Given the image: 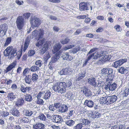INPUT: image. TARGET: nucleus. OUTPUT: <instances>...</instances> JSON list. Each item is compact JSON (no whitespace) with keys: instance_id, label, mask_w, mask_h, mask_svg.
<instances>
[{"instance_id":"19","label":"nucleus","mask_w":129,"mask_h":129,"mask_svg":"<svg viewBox=\"0 0 129 129\" xmlns=\"http://www.w3.org/2000/svg\"><path fill=\"white\" fill-rule=\"evenodd\" d=\"M10 113L13 116L18 117L19 116L20 113L18 110L15 108H14L10 110Z\"/></svg>"},{"instance_id":"20","label":"nucleus","mask_w":129,"mask_h":129,"mask_svg":"<svg viewBox=\"0 0 129 129\" xmlns=\"http://www.w3.org/2000/svg\"><path fill=\"white\" fill-rule=\"evenodd\" d=\"M84 104L89 108H91L93 106L94 103L92 101L86 100L84 103Z\"/></svg>"},{"instance_id":"62","label":"nucleus","mask_w":129,"mask_h":129,"mask_svg":"<svg viewBox=\"0 0 129 129\" xmlns=\"http://www.w3.org/2000/svg\"><path fill=\"white\" fill-rule=\"evenodd\" d=\"M30 14L29 13H26L23 14V16L25 19H27L30 16Z\"/></svg>"},{"instance_id":"59","label":"nucleus","mask_w":129,"mask_h":129,"mask_svg":"<svg viewBox=\"0 0 129 129\" xmlns=\"http://www.w3.org/2000/svg\"><path fill=\"white\" fill-rule=\"evenodd\" d=\"M21 121L22 122L25 123H29L30 122L29 119L26 117L23 118Z\"/></svg>"},{"instance_id":"12","label":"nucleus","mask_w":129,"mask_h":129,"mask_svg":"<svg viewBox=\"0 0 129 129\" xmlns=\"http://www.w3.org/2000/svg\"><path fill=\"white\" fill-rule=\"evenodd\" d=\"M105 52V54L104 55H102V57L101 59L99 61V62L102 63H104L106 61H109L111 59L110 56L109 54H106V52Z\"/></svg>"},{"instance_id":"39","label":"nucleus","mask_w":129,"mask_h":129,"mask_svg":"<svg viewBox=\"0 0 129 129\" xmlns=\"http://www.w3.org/2000/svg\"><path fill=\"white\" fill-rule=\"evenodd\" d=\"M75 123V121L72 120H67L66 122V124L70 126H73Z\"/></svg>"},{"instance_id":"64","label":"nucleus","mask_w":129,"mask_h":129,"mask_svg":"<svg viewBox=\"0 0 129 129\" xmlns=\"http://www.w3.org/2000/svg\"><path fill=\"white\" fill-rule=\"evenodd\" d=\"M7 91L6 88H0V93H6V91Z\"/></svg>"},{"instance_id":"49","label":"nucleus","mask_w":129,"mask_h":129,"mask_svg":"<svg viewBox=\"0 0 129 129\" xmlns=\"http://www.w3.org/2000/svg\"><path fill=\"white\" fill-rule=\"evenodd\" d=\"M35 53V51L33 49L29 50L28 52V56H32L34 55Z\"/></svg>"},{"instance_id":"40","label":"nucleus","mask_w":129,"mask_h":129,"mask_svg":"<svg viewBox=\"0 0 129 129\" xmlns=\"http://www.w3.org/2000/svg\"><path fill=\"white\" fill-rule=\"evenodd\" d=\"M38 118V119H40L41 121H46V117L42 113H40Z\"/></svg>"},{"instance_id":"50","label":"nucleus","mask_w":129,"mask_h":129,"mask_svg":"<svg viewBox=\"0 0 129 129\" xmlns=\"http://www.w3.org/2000/svg\"><path fill=\"white\" fill-rule=\"evenodd\" d=\"M80 47H77L74 48L72 50L71 52L73 53H75L78 51H80Z\"/></svg>"},{"instance_id":"14","label":"nucleus","mask_w":129,"mask_h":129,"mask_svg":"<svg viewBox=\"0 0 129 129\" xmlns=\"http://www.w3.org/2000/svg\"><path fill=\"white\" fill-rule=\"evenodd\" d=\"M45 125L41 123L38 122L33 125V128L35 129H44Z\"/></svg>"},{"instance_id":"4","label":"nucleus","mask_w":129,"mask_h":129,"mask_svg":"<svg viewBox=\"0 0 129 129\" xmlns=\"http://www.w3.org/2000/svg\"><path fill=\"white\" fill-rule=\"evenodd\" d=\"M88 83L91 86L95 88V89H96L94 90L95 94L97 95L100 93V91L99 89V87H97L96 82L95 78L91 77L89 78L88 80Z\"/></svg>"},{"instance_id":"56","label":"nucleus","mask_w":129,"mask_h":129,"mask_svg":"<svg viewBox=\"0 0 129 129\" xmlns=\"http://www.w3.org/2000/svg\"><path fill=\"white\" fill-rule=\"evenodd\" d=\"M85 73H84V74H79L77 79V80L78 81H79L83 78L85 76Z\"/></svg>"},{"instance_id":"21","label":"nucleus","mask_w":129,"mask_h":129,"mask_svg":"<svg viewBox=\"0 0 129 129\" xmlns=\"http://www.w3.org/2000/svg\"><path fill=\"white\" fill-rule=\"evenodd\" d=\"M59 56L58 54H56L53 57L50 62V64H51L53 63H55L59 59Z\"/></svg>"},{"instance_id":"16","label":"nucleus","mask_w":129,"mask_h":129,"mask_svg":"<svg viewBox=\"0 0 129 129\" xmlns=\"http://www.w3.org/2000/svg\"><path fill=\"white\" fill-rule=\"evenodd\" d=\"M53 118L54 119L53 121L56 123H61L62 121V119L61 116L59 115H54L53 116Z\"/></svg>"},{"instance_id":"35","label":"nucleus","mask_w":129,"mask_h":129,"mask_svg":"<svg viewBox=\"0 0 129 129\" xmlns=\"http://www.w3.org/2000/svg\"><path fill=\"white\" fill-rule=\"evenodd\" d=\"M30 69V71L31 72H38L40 69L38 67H37L36 65L32 66Z\"/></svg>"},{"instance_id":"31","label":"nucleus","mask_w":129,"mask_h":129,"mask_svg":"<svg viewBox=\"0 0 129 129\" xmlns=\"http://www.w3.org/2000/svg\"><path fill=\"white\" fill-rule=\"evenodd\" d=\"M25 101L27 102H30L33 100L32 95L30 94H26L24 95Z\"/></svg>"},{"instance_id":"45","label":"nucleus","mask_w":129,"mask_h":129,"mask_svg":"<svg viewBox=\"0 0 129 129\" xmlns=\"http://www.w3.org/2000/svg\"><path fill=\"white\" fill-rule=\"evenodd\" d=\"M43 64L42 61L40 60H38L36 61L35 62V64L40 68Z\"/></svg>"},{"instance_id":"41","label":"nucleus","mask_w":129,"mask_h":129,"mask_svg":"<svg viewBox=\"0 0 129 129\" xmlns=\"http://www.w3.org/2000/svg\"><path fill=\"white\" fill-rule=\"evenodd\" d=\"M74 113L73 110H72L70 111L68 113L67 116L66 117V118L68 119L72 118V117Z\"/></svg>"},{"instance_id":"47","label":"nucleus","mask_w":129,"mask_h":129,"mask_svg":"<svg viewBox=\"0 0 129 129\" xmlns=\"http://www.w3.org/2000/svg\"><path fill=\"white\" fill-rule=\"evenodd\" d=\"M45 94V92L42 91L39 92L37 95L36 97L38 98H42L43 99V97Z\"/></svg>"},{"instance_id":"11","label":"nucleus","mask_w":129,"mask_h":129,"mask_svg":"<svg viewBox=\"0 0 129 129\" xmlns=\"http://www.w3.org/2000/svg\"><path fill=\"white\" fill-rule=\"evenodd\" d=\"M30 23L32 25V27H36L38 26L41 23L40 19L35 17L31 18V19Z\"/></svg>"},{"instance_id":"46","label":"nucleus","mask_w":129,"mask_h":129,"mask_svg":"<svg viewBox=\"0 0 129 129\" xmlns=\"http://www.w3.org/2000/svg\"><path fill=\"white\" fill-rule=\"evenodd\" d=\"M82 124V123H80L77 124L73 127V129H81L83 127Z\"/></svg>"},{"instance_id":"33","label":"nucleus","mask_w":129,"mask_h":129,"mask_svg":"<svg viewBox=\"0 0 129 129\" xmlns=\"http://www.w3.org/2000/svg\"><path fill=\"white\" fill-rule=\"evenodd\" d=\"M30 40L29 38L25 40L23 48V51L24 52L27 49Z\"/></svg>"},{"instance_id":"7","label":"nucleus","mask_w":129,"mask_h":129,"mask_svg":"<svg viewBox=\"0 0 129 129\" xmlns=\"http://www.w3.org/2000/svg\"><path fill=\"white\" fill-rule=\"evenodd\" d=\"M79 8L81 11L88 10L90 8L91 10L92 9L91 6L88 3L85 2L81 3L79 4Z\"/></svg>"},{"instance_id":"1","label":"nucleus","mask_w":129,"mask_h":129,"mask_svg":"<svg viewBox=\"0 0 129 129\" xmlns=\"http://www.w3.org/2000/svg\"><path fill=\"white\" fill-rule=\"evenodd\" d=\"M113 70L112 68H104L101 70V74L103 75H106L107 78L106 81H108L109 84L106 85L105 88L107 90L113 91L117 87V85L115 83L112 84L110 83V81H112L114 76L113 74Z\"/></svg>"},{"instance_id":"54","label":"nucleus","mask_w":129,"mask_h":129,"mask_svg":"<svg viewBox=\"0 0 129 129\" xmlns=\"http://www.w3.org/2000/svg\"><path fill=\"white\" fill-rule=\"evenodd\" d=\"M44 42V39L40 40L36 44V45L37 47H39L42 45Z\"/></svg>"},{"instance_id":"5","label":"nucleus","mask_w":129,"mask_h":129,"mask_svg":"<svg viewBox=\"0 0 129 129\" xmlns=\"http://www.w3.org/2000/svg\"><path fill=\"white\" fill-rule=\"evenodd\" d=\"M44 34V31L42 29H40L38 31L37 30H34L32 32L33 37L39 40L42 38Z\"/></svg>"},{"instance_id":"15","label":"nucleus","mask_w":129,"mask_h":129,"mask_svg":"<svg viewBox=\"0 0 129 129\" xmlns=\"http://www.w3.org/2000/svg\"><path fill=\"white\" fill-rule=\"evenodd\" d=\"M17 97V95L14 93L11 92L8 93L7 95V98L8 100L12 101L15 99Z\"/></svg>"},{"instance_id":"32","label":"nucleus","mask_w":129,"mask_h":129,"mask_svg":"<svg viewBox=\"0 0 129 129\" xmlns=\"http://www.w3.org/2000/svg\"><path fill=\"white\" fill-rule=\"evenodd\" d=\"M48 44L47 43H45L42 47V48L41 50V52L42 54H44L48 49Z\"/></svg>"},{"instance_id":"27","label":"nucleus","mask_w":129,"mask_h":129,"mask_svg":"<svg viewBox=\"0 0 129 129\" xmlns=\"http://www.w3.org/2000/svg\"><path fill=\"white\" fill-rule=\"evenodd\" d=\"M24 102V100L22 98L19 99H17V101L15 103V105L17 107L21 106Z\"/></svg>"},{"instance_id":"63","label":"nucleus","mask_w":129,"mask_h":129,"mask_svg":"<svg viewBox=\"0 0 129 129\" xmlns=\"http://www.w3.org/2000/svg\"><path fill=\"white\" fill-rule=\"evenodd\" d=\"M20 90L23 92L25 93L26 92V87L22 85L21 86Z\"/></svg>"},{"instance_id":"23","label":"nucleus","mask_w":129,"mask_h":129,"mask_svg":"<svg viewBox=\"0 0 129 129\" xmlns=\"http://www.w3.org/2000/svg\"><path fill=\"white\" fill-rule=\"evenodd\" d=\"M63 59L64 60H71L72 59L71 56L69 55V53H64L62 56Z\"/></svg>"},{"instance_id":"48","label":"nucleus","mask_w":129,"mask_h":129,"mask_svg":"<svg viewBox=\"0 0 129 129\" xmlns=\"http://www.w3.org/2000/svg\"><path fill=\"white\" fill-rule=\"evenodd\" d=\"M30 70V69L28 68H25L23 71V76H26L27 74L29 73Z\"/></svg>"},{"instance_id":"6","label":"nucleus","mask_w":129,"mask_h":129,"mask_svg":"<svg viewBox=\"0 0 129 129\" xmlns=\"http://www.w3.org/2000/svg\"><path fill=\"white\" fill-rule=\"evenodd\" d=\"M24 23V19L22 16H18L16 21V23L18 28L20 30L22 28Z\"/></svg>"},{"instance_id":"13","label":"nucleus","mask_w":129,"mask_h":129,"mask_svg":"<svg viewBox=\"0 0 129 129\" xmlns=\"http://www.w3.org/2000/svg\"><path fill=\"white\" fill-rule=\"evenodd\" d=\"M108 104H110L115 102L117 99V97L114 95L111 96H107Z\"/></svg>"},{"instance_id":"44","label":"nucleus","mask_w":129,"mask_h":129,"mask_svg":"<svg viewBox=\"0 0 129 129\" xmlns=\"http://www.w3.org/2000/svg\"><path fill=\"white\" fill-rule=\"evenodd\" d=\"M37 99L36 101V104L40 105H43L44 103V101L43 99L40 98H37Z\"/></svg>"},{"instance_id":"42","label":"nucleus","mask_w":129,"mask_h":129,"mask_svg":"<svg viewBox=\"0 0 129 129\" xmlns=\"http://www.w3.org/2000/svg\"><path fill=\"white\" fill-rule=\"evenodd\" d=\"M11 40L12 38L11 37H7L4 45V46L6 47L10 43L11 41Z\"/></svg>"},{"instance_id":"9","label":"nucleus","mask_w":129,"mask_h":129,"mask_svg":"<svg viewBox=\"0 0 129 129\" xmlns=\"http://www.w3.org/2000/svg\"><path fill=\"white\" fill-rule=\"evenodd\" d=\"M127 60V59L126 58L120 59L114 62L112 66L115 68H117L126 62Z\"/></svg>"},{"instance_id":"2","label":"nucleus","mask_w":129,"mask_h":129,"mask_svg":"<svg viewBox=\"0 0 129 129\" xmlns=\"http://www.w3.org/2000/svg\"><path fill=\"white\" fill-rule=\"evenodd\" d=\"M67 87L65 82H58L53 85L52 89L56 93L63 94L66 92Z\"/></svg>"},{"instance_id":"22","label":"nucleus","mask_w":129,"mask_h":129,"mask_svg":"<svg viewBox=\"0 0 129 129\" xmlns=\"http://www.w3.org/2000/svg\"><path fill=\"white\" fill-rule=\"evenodd\" d=\"M16 64V63L15 62L12 63L6 68V69L5 71V72L6 73H7L10 71L13 68L15 67Z\"/></svg>"},{"instance_id":"26","label":"nucleus","mask_w":129,"mask_h":129,"mask_svg":"<svg viewBox=\"0 0 129 129\" xmlns=\"http://www.w3.org/2000/svg\"><path fill=\"white\" fill-rule=\"evenodd\" d=\"M80 122L81 123H82V126L83 125H90V122L89 120L87 119L84 118L81 119L80 120Z\"/></svg>"},{"instance_id":"38","label":"nucleus","mask_w":129,"mask_h":129,"mask_svg":"<svg viewBox=\"0 0 129 129\" xmlns=\"http://www.w3.org/2000/svg\"><path fill=\"white\" fill-rule=\"evenodd\" d=\"M38 76L36 74H33L31 76V80L34 82H36L38 79Z\"/></svg>"},{"instance_id":"43","label":"nucleus","mask_w":129,"mask_h":129,"mask_svg":"<svg viewBox=\"0 0 129 129\" xmlns=\"http://www.w3.org/2000/svg\"><path fill=\"white\" fill-rule=\"evenodd\" d=\"M127 70L125 67H121L118 69V72L121 74H123L126 72Z\"/></svg>"},{"instance_id":"18","label":"nucleus","mask_w":129,"mask_h":129,"mask_svg":"<svg viewBox=\"0 0 129 129\" xmlns=\"http://www.w3.org/2000/svg\"><path fill=\"white\" fill-rule=\"evenodd\" d=\"M68 107L64 104L61 105L59 108V112H60L64 113L66 112L68 109Z\"/></svg>"},{"instance_id":"61","label":"nucleus","mask_w":129,"mask_h":129,"mask_svg":"<svg viewBox=\"0 0 129 129\" xmlns=\"http://www.w3.org/2000/svg\"><path fill=\"white\" fill-rule=\"evenodd\" d=\"M74 96L73 93L71 92L68 94L67 97L69 99H72Z\"/></svg>"},{"instance_id":"37","label":"nucleus","mask_w":129,"mask_h":129,"mask_svg":"<svg viewBox=\"0 0 129 129\" xmlns=\"http://www.w3.org/2000/svg\"><path fill=\"white\" fill-rule=\"evenodd\" d=\"M50 53L49 52H47L45 55H44V59L45 61L44 63H46L47 62V60L50 57Z\"/></svg>"},{"instance_id":"57","label":"nucleus","mask_w":129,"mask_h":129,"mask_svg":"<svg viewBox=\"0 0 129 129\" xmlns=\"http://www.w3.org/2000/svg\"><path fill=\"white\" fill-rule=\"evenodd\" d=\"M49 108L51 111L53 112H55L56 109L54 105H50L49 106Z\"/></svg>"},{"instance_id":"8","label":"nucleus","mask_w":129,"mask_h":129,"mask_svg":"<svg viewBox=\"0 0 129 129\" xmlns=\"http://www.w3.org/2000/svg\"><path fill=\"white\" fill-rule=\"evenodd\" d=\"M105 54V52L103 51H101V52H96L94 53H92L91 55H89L91 58H92L94 60H96L98 58L102 56Z\"/></svg>"},{"instance_id":"34","label":"nucleus","mask_w":129,"mask_h":129,"mask_svg":"<svg viewBox=\"0 0 129 129\" xmlns=\"http://www.w3.org/2000/svg\"><path fill=\"white\" fill-rule=\"evenodd\" d=\"M129 94V89L128 88H124L123 91L122 92V96L124 97H126Z\"/></svg>"},{"instance_id":"10","label":"nucleus","mask_w":129,"mask_h":129,"mask_svg":"<svg viewBox=\"0 0 129 129\" xmlns=\"http://www.w3.org/2000/svg\"><path fill=\"white\" fill-rule=\"evenodd\" d=\"M8 28L7 25L4 23L0 26V36L1 37L5 35Z\"/></svg>"},{"instance_id":"17","label":"nucleus","mask_w":129,"mask_h":129,"mask_svg":"<svg viewBox=\"0 0 129 129\" xmlns=\"http://www.w3.org/2000/svg\"><path fill=\"white\" fill-rule=\"evenodd\" d=\"M83 92L85 95L87 97H90L91 95V91L85 86L83 87Z\"/></svg>"},{"instance_id":"28","label":"nucleus","mask_w":129,"mask_h":129,"mask_svg":"<svg viewBox=\"0 0 129 129\" xmlns=\"http://www.w3.org/2000/svg\"><path fill=\"white\" fill-rule=\"evenodd\" d=\"M100 101L101 104L108 105L107 96L101 98L100 99Z\"/></svg>"},{"instance_id":"58","label":"nucleus","mask_w":129,"mask_h":129,"mask_svg":"<svg viewBox=\"0 0 129 129\" xmlns=\"http://www.w3.org/2000/svg\"><path fill=\"white\" fill-rule=\"evenodd\" d=\"M69 41V39L68 38H66L64 40H62L60 41L61 43L63 44H67Z\"/></svg>"},{"instance_id":"53","label":"nucleus","mask_w":129,"mask_h":129,"mask_svg":"<svg viewBox=\"0 0 129 129\" xmlns=\"http://www.w3.org/2000/svg\"><path fill=\"white\" fill-rule=\"evenodd\" d=\"M117 32L120 31L121 30V29L120 26L118 25H115L114 27Z\"/></svg>"},{"instance_id":"36","label":"nucleus","mask_w":129,"mask_h":129,"mask_svg":"<svg viewBox=\"0 0 129 129\" xmlns=\"http://www.w3.org/2000/svg\"><path fill=\"white\" fill-rule=\"evenodd\" d=\"M25 76V82L27 84H30L31 82V76L30 75H27Z\"/></svg>"},{"instance_id":"29","label":"nucleus","mask_w":129,"mask_h":129,"mask_svg":"<svg viewBox=\"0 0 129 129\" xmlns=\"http://www.w3.org/2000/svg\"><path fill=\"white\" fill-rule=\"evenodd\" d=\"M44 94L43 99L46 100L50 99L51 95V92L48 90L46 92H45V94Z\"/></svg>"},{"instance_id":"24","label":"nucleus","mask_w":129,"mask_h":129,"mask_svg":"<svg viewBox=\"0 0 129 129\" xmlns=\"http://www.w3.org/2000/svg\"><path fill=\"white\" fill-rule=\"evenodd\" d=\"M65 75H70L73 72V69L69 68L63 69Z\"/></svg>"},{"instance_id":"55","label":"nucleus","mask_w":129,"mask_h":129,"mask_svg":"<svg viewBox=\"0 0 129 129\" xmlns=\"http://www.w3.org/2000/svg\"><path fill=\"white\" fill-rule=\"evenodd\" d=\"M87 114L89 118L93 119V113L91 111H88L87 113Z\"/></svg>"},{"instance_id":"52","label":"nucleus","mask_w":129,"mask_h":129,"mask_svg":"<svg viewBox=\"0 0 129 129\" xmlns=\"http://www.w3.org/2000/svg\"><path fill=\"white\" fill-rule=\"evenodd\" d=\"M88 16V15L87 14L85 15H80L77 17V19H83L87 17Z\"/></svg>"},{"instance_id":"51","label":"nucleus","mask_w":129,"mask_h":129,"mask_svg":"<svg viewBox=\"0 0 129 129\" xmlns=\"http://www.w3.org/2000/svg\"><path fill=\"white\" fill-rule=\"evenodd\" d=\"M101 116V114L100 113H98V112L95 111L93 113V119L95 118H98Z\"/></svg>"},{"instance_id":"30","label":"nucleus","mask_w":129,"mask_h":129,"mask_svg":"<svg viewBox=\"0 0 129 129\" xmlns=\"http://www.w3.org/2000/svg\"><path fill=\"white\" fill-rule=\"evenodd\" d=\"M33 112L30 110L25 109L23 111V114L27 116H30L33 113Z\"/></svg>"},{"instance_id":"60","label":"nucleus","mask_w":129,"mask_h":129,"mask_svg":"<svg viewBox=\"0 0 129 129\" xmlns=\"http://www.w3.org/2000/svg\"><path fill=\"white\" fill-rule=\"evenodd\" d=\"M123 126V125H120L119 126L115 125L112 127L111 129H124L122 128Z\"/></svg>"},{"instance_id":"3","label":"nucleus","mask_w":129,"mask_h":129,"mask_svg":"<svg viewBox=\"0 0 129 129\" xmlns=\"http://www.w3.org/2000/svg\"><path fill=\"white\" fill-rule=\"evenodd\" d=\"M17 50L15 48H13L12 46H9L4 51V55L8 56V58H11L16 55Z\"/></svg>"},{"instance_id":"25","label":"nucleus","mask_w":129,"mask_h":129,"mask_svg":"<svg viewBox=\"0 0 129 129\" xmlns=\"http://www.w3.org/2000/svg\"><path fill=\"white\" fill-rule=\"evenodd\" d=\"M61 46L60 43H58L55 45L53 47V49L52 50L53 53H55L58 51L60 48Z\"/></svg>"}]
</instances>
